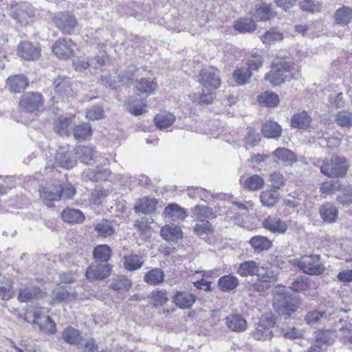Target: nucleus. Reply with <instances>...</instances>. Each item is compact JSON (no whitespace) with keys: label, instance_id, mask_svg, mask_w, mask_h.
I'll list each match as a JSON object with an SVG mask.
<instances>
[{"label":"nucleus","instance_id":"f257e3e1","mask_svg":"<svg viewBox=\"0 0 352 352\" xmlns=\"http://www.w3.org/2000/svg\"><path fill=\"white\" fill-rule=\"evenodd\" d=\"M313 164L320 167L322 174L329 177L343 176L348 170L345 159L339 156H333L331 159H325L324 161L316 159Z\"/></svg>","mask_w":352,"mask_h":352},{"label":"nucleus","instance_id":"f03ea898","mask_svg":"<svg viewBox=\"0 0 352 352\" xmlns=\"http://www.w3.org/2000/svg\"><path fill=\"white\" fill-rule=\"evenodd\" d=\"M274 306L276 311L282 315H291L298 308L292 295L289 294L285 287L276 289Z\"/></svg>","mask_w":352,"mask_h":352},{"label":"nucleus","instance_id":"7ed1b4c3","mask_svg":"<svg viewBox=\"0 0 352 352\" xmlns=\"http://www.w3.org/2000/svg\"><path fill=\"white\" fill-rule=\"evenodd\" d=\"M296 264L303 272L309 275H320L325 270L320 256L317 254L305 255L297 259Z\"/></svg>","mask_w":352,"mask_h":352},{"label":"nucleus","instance_id":"20e7f679","mask_svg":"<svg viewBox=\"0 0 352 352\" xmlns=\"http://www.w3.org/2000/svg\"><path fill=\"white\" fill-rule=\"evenodd\" d=\"M292 65V62L286 60L274 63L272 69L265 74V79L274 86L280 85L287 78Z\"/></svg>","mask_w":352,"mask_h":352},{"label":"nucleus","instance_id":"39448f33","mask_svg":"<svg viewBox=\"0 0 352 352\" xmlns=\"http://www.w3.org/2000/svg\"><path fill=\"white\" fill-rule=\"evenodd\" d=\"M275 324V318L272 316H263L257 327L252 331V335L255 340H267L273 337L271 329Z\"/></svg>","mask_w":352,"mask_h":352},{"label":"nucleus","instance_id":"423d86ee","mask_svg":"<svg viewBox=\"0 0 352 352\" xmlns=\"http://www.w3.org/2000/svg\"><path fill=\"white\" fill-rule=\"evenodd\" d=\"M99 53L93 57L85 59H78L75 63L76 69L78 71H82L91 67L94 69L101 67L105 64L107 59V54L104 50L105 46L103 43L98 44Z\"/></svg>","mask_w":352,"mask_h":352},{"label":"nucleus","instance_id":"0eeeda50","mask_svg":"<svg viewBox=\"0 0 352 352\" xmlns=\"http://www.w3.org/2000/svg\"><path fill=\"white\" fill-rule=\"evenodd\" d=\"M198 81L204 89H217L221 85L219 72L213 67L202 69Z\"/></svg>","mask_w":352,"mask_h":352},{"label":"nucleus","instance_id":"6e6552de","mask_svg":"<svg viewBox=\"0 0 352 352\" xmlns=\"http://www.w3.org/2000/svg\"><path fill=\"white\" fill-rule=\"evenodd\" d=\"M44 104L42 95L38 92H26L20 100L21 108L27 112H34Z\"/></svg>","mask_w":352,"mask_h":352},{"label":"nucleus","instance_id":"1a4fd4ad","mask_svg":"<svg viewBox=\"0 0 352 352\" xmlns=\"http://www.w3.org/2000/svg\"><path fill=\"white\" fill-rule=\"evenodd\" d=\"M54 22L56 26L66 34H71L77 25V20L74 15L67 12L56 14Z\"/></svg>","mask_w":352,"mask_h":352},{"label":"nucleus","instance_id":"9d476101","mask_svg":"<svg viewBox=\"0 0 352 352\" xmlns=\"http://www.w3.org/2000/svg\"><path fill=\"white\" fill-rule=\"evenodd\" d=\"M17 54L24 60H34L40 58L41 49L39 44L25 41L19 44Z\"/></svg>","mask_w":352,"mask_h":352},{"label":"nucleus","instance_id":"9b49d317","mask_svg":"<svg viewBox=\"0 0 352 352\" xmlns=\"http://www.w3.org/2000/svg\"><path fill=\"white\" fill-rule=\"evenodd\" d=\"M110 271L109 264L94 262L87 269L85 276L90 280H103L109 276Z\"/></svg>","mask_w":352,"mask_h":352},{"label":"nucleus","instance_id":"f8f14e48","mask_svg":"<svg viewBox=\"0 0 352 352\" xmlns=\"http://www.w3.org/2000/svg\"><path fill=\"white\" fill-rule=\"evenodd\" d=\"M74 155V149L60 147L56 155V163L63 168H72L76 164V157Z\"/></svg>","mask_w":352,"mask_h":352},{"label":"nucleus","instance_id":"ddd939ff","mask_svg":"<svg viewBox=\"0 0 352 352\" xmlns=\"http://www.w3.org/2000/svg\"><path fill=\"white\" fill-rule=\"evenodd\" d=\"M10 14L18 23L25 24L28 23V19L33 15V12L30 4L16 3L12 5Z\"/></svg>","mask_w":352,"mask_h":352},{"label":"nucleus","instance_id":"4468645a","mask_svg":"<svg viewBox=\"0 0 352 352\" xmlns=\"http://www.w3.org/2000/svg\"><path fill=\"white\" fill-rule=\"evenodd\" d=\"M75 44L70 39H58L54 43L52 50L59 58H68L74 52Z\"/></svg>","mask_w":352,"mask_h":352},{"label":"nucleus","instance_id":"2eb2a0df","mask_svg":"<svg viewBox=\"0 0 352 352\" xmlns=\"http://www.w3.org/2000/svg\"><path fill=\"white\" fill-rule=\"evenodd\" d=\"M262 226L274 234H284L288 226L285 221L276 216H269L263 221Z\"/></svg>","mask_w":352,"mask_h":352},{"label":"nucleus","instance_id":"dca6fc26","mask_svg":"<svg viewBox=\"0 0 352 352\" xmlns=\"http://www.w3.org/2000/svg\"><path fill=\"white\" fill-rule=\"evenodd\" d=\"M272 155L274 162L285 166H291L297 161L295 153L286 148H277Z\"/></svg>","mask_w":352,"mask_h":352},{"label":"nucleus","instance_id":"f3484780","mask_svg":"<svg viewBox=\"0 0 352 352\" xmlns=\"http://www.w3.org/2000/svg\"><path fill=\"white\" fill-rule=\"evenodd\" d=\"M38 192L43 203L48 207L54 206V201H60V195L56 186H41Z\"/></svg>","mask_w":352,"mask_h":352},{"label":"nucleus","instance_id":"a211bd4d","mask_svg":"<svg viewBox=\"0 0 352 352\" xmlns=\"http://www.w3.org/2000/svg\"><path fill=\"white\" fill-rule=\"evenodd\" d=\"M74 116L71 115H62L54 121V131L61 136H67L73 123Z\"/></svg>","mask_w":352,"mask_h":352},{"label":"nucleus","instance_id":"6ab92c4d","mask_svg":"<svg viewBox=\"0 0 352 352\" xmlns=\"http://www.w3.org/2000/svg\"><path fill=\"white\" fill-rule=\"evenodd\" d=\"M29 80L26 76L17 74L10 76L7 79L6 85L9 90L12 93H20L27 88Z\"/></svg>","mask_w":352,"mask_h":352},{"label":"nucleus","instance_id":"aec40b11","mask_svg":"<svg viewBox=\"0 0 352 352\" xmlns=\"http://www.w3.org/2000/svg\"><path fill=\"white\" fill-rule=\"evenodd\" d=\"M260 263L254 260H248L239 264L236 273L241 277L258 275Z\"/></svg>","mask_w":352,"mask_h":352},{"label":"nucleus","instance_id":"412c9836","mask_svg":"<svg viewBox=\"0 0 352 352\" xmlns=\"http://www.w3.org/2000/svg\"><path fill=\"white\" fill-rule=\"evenodd\" d=\"M225 320L228 329L232 331L242 332L247 329V321L239 314L229 315Z\"/></svg>","mask_w":352,"mask_h":352},{"label":"nucleus","instance_id":"4be33fe9","mask_svg":"<svg viewBox=\"0 0 352 352\" xmlns=\"http://www.w3.org/2000/svg\"><path fill=\"white\" fill-rule=\"evenodd\" d=\"M165 217L170 219L172 221H183L187 217V212L184 208L177 204H170L164 211Z\"/></svg>","mask_w":352,"mask_h":352},{"label":"nucleus","instance_id":"5701e85b","mask_svg":"<svg viewBox=\"0 0 352 352\" xmlns=\"http://www.w3.org/2000/svg\"><path fill=\"white\" fill-rule=\"evenodd\" d=\"M160 234L163 239L167 241H175L183 237L181 228L174 224L163 226Z\"/></svg>","mask_w":352,"mask_h":352},{"label":"nucleus","instance_id":"b1692460","mask_svg":"<svg viewBox=\"0 0 352 352\" xmlns=\"http://www.w3.org/2000/svg\"><path fill=\"white\" fill-rule=\"evenodd\" d=\"M196 296L187 292H177L174 298L173 302L181 309H188L195 302Z\"/></svg>","mask_w":352,"mask_h":352},{"label":"nucleus","instance_id":"393cba45","mask_svg":"<svg viewBox=\"0 0 352 352\" xmlns=\"http://www.w3.org/2000/svg\"><path fill=\"white\" fill-rule=\"evenodd\" d=\"M157 87V82L151 78H141L135 84V92L138 95L146 94L149 96L154 93Z\"/></svg>","mask_w":352,"mask_h":352},{"label":"nucleus","instance_id":"a878e982","mask_svg":"<svg viewBox=\"0 0 352 352\" xmlns=\"http://www.w3.org/2000/svg\"><path fill=\"white\" fill-rule=\"evenodd\" d=\"M75 156L85 164H89L94 160L95 151L91 146H77L74 148Z\"/></svg>","mask_w":352,"mask_h":352},{"label":"nucleus","instance_id":"bb28decb","mask_svg":"<svg viewBox=\"0 0 352 352\" xmlns=\"http://www.w3.org/2000/svg\"><path fill=\"white\" fill-rule=\"evenodd\" d=\"M61 337L65 342L74 345L79 344L82 340L81 332L70 326L63 331Z\"/></svg>","mask_w":352,"mask_h":352},{"label":"nucleus","instance_id":"cd10ccee","mask_svg":"<svg viewBox=\"0 0 352 352\" xmlns=\"http://www.w3.org/2000/svg\"><path fill=\"white\" fill-rule=\"evenodd\" d=\"M254 252L260 253L263 251H267L272 246V241L264 236L257 235L252 237L249 241Z\"/></svg>","mask_w":352,"mask_h":352},{"label":"nucleus","instance_id":"c85d7f7f","mask_svg":"<svg viewBox=\"0 0 352 352\" xmlns=\"http://www.w3.org/2000/svg\"><path fill=\"white\" fill-rule=\"evenodd\" d=\"M144 263V258L135 254H131L124 256L123 258V266L127 271L130 272L140 269L143 265Z\"/></svg>","mask_w":352,"mask_h":352},{"label":"nucleus","instance_id":"c756f323","mask_svg":"<svg viewBox=\"0 0 352 352\" xmlns=\"http://www.w3.org/2000/svg\"><path fill=\"white\" fill-rule=\"evenodd\" d=\"M319 213L324 221L328 223L335 222L338 215V209L331 203H326L321 206Z\"/></svg>","mask_w":352,"mask_h":352},{"label":"nucleus","instance_id":"7c9ffc66","mask_svg":"<svg viewBox=\"0 0 352 352\" xmlns=\"http://www.w3.org/2000/svg\"><path fill=\"white\" fill-rule=\"evenodd\" d=\"M64 221L70 223H80L85 219L83 213L78 209L67 208L61 213Z\"/></svg>","mask_w":352,"mask_h":352},{"label":"nucleus","instance_id":"2f4dec72","mask_svg":"<svg viewBox=\"0 0 352 352\" xmlns=\"http://www.w3.org/2000/svg\"><path fill=\"white\" fill-rule=\"evenodd\" d=\"M262 133L268 138L278 139L282 133L281 126L276 122L266 121L262 126Z\"/></svg>","mask_w":352,"mask_h":352},{"label":"nucleus","instance_id":"473e14b6","mask_svg":"<svg viewBox=\"0 0 352 352\" xmlns=\"http://www.w3.org/2000/svg\"><path fill=\"white\" fill-rule=\"evenodd\" d=\"M330 314L327 311H311L305 317L306 322L311 325L316 326L330 320Z\"/></svg>","mask_w":352,"mask_h":352},{"label":"nucleus","instance_id":"72a5a7b5","mask_svg":"<svg viewBox=\"0 0 352 352\" xmlns=\"http://www.w3.org/2000/svg\"><path fill=\"white\" fill-rule=\"evenodd\" d=\"M94 230L100 236H109L116 232L113 223L107 219H102L94 225Z\"/></svg>","mask_w":352,"mask_h":352},{"label":"nucleus","instance_id":"f704fd0d","mask_svg":"<svg viewBox=\"0 0 352 352\" xmlns=\"http://www.w3.org/2000/svg\"><path fill=\"white\" fill-rule=\"evenodd\" d=\"M55 92L59 95L67 94L71 89V79L65 76H58L54 80Z\"/></svg>","mask_w":352,"mask_h":352},{"label":"nucleus","instance_id":"c9c22d12","mask_svg":"<svg viewBox=\"0 0 352 352\" xmlns=\"http://www.w3.org/2000/svg\"><path fill=\"white\" fill-rule=\"evenodd\" d=\"M33 324H36L41 331L49 334H54L56 331L55 323L49 316H35Z\"/></svg>","mask_w":352,"mask_h":352},{"label":"nucleus","instance_id":"e433bc0d","mask_svg":"<svg viewBox=\"0 0 352 352\" xmlns=\"http://www.w3.org/2000/svg\"><path fill=\"white\" fill-rule=\"evenodd\" d=\"M157 204V201L155 198H142L135 206V211L142 214L151 213L155 210Z\"/></svg>","mask_w":352,"mask_h":352},{"label":"nucleus","instance_id":"4c0bfd02","mask_svg":"<svg viewBox=\"0 0 352 352\" xmlns=\"http://www.w3.org/2000/svg\"><path fill=\"white\" fill-rule=\"evenodd\" d=\"M280 197V193L275 189L266 190L263 191L260 195L262 204L267 207L274 206Z\"/></svg>","mask_w":352,"mask_h":352},{"label":"nucleus","instance_id":"58836bf2","mask_svg":"<svg viewBox=\"0 0 352 352\" xmlns=\"http://www.w3.org/2000/svg\"><path fill=\"white\" fill-rule=\"evenodd\" d=\"M164 273L160 268H154L146 272L144 276V281L150 285H157L164 280Z\"/></svg>","mask_w":352,"mask_h":352},{"label":"nucleus","instance_id":"ea45409f","mask_svg":"<svg viewBox=\"0 0 352 352\" xmlns=\"http://www.w3.org/2000/svg\"><path fill=\"white\" fill-rule=\"evenodd\" d=\"M238 285V278L231 274L224 275L218 280V285L223 292L234 290Z\"/></svg>","mask_w":352,"mask_h":352},{"label":"nucleus","instance_id":"a19ab883","mask_svg":"<svg viewBox=\"0 0 352 352\" xmlns=\"http://www.w3.org/2000/svg\"><path fill=\"white\" fill-rule=\"evenodd\" d=\"M311 122V118L305 111L294 114L291 120V124L294 128L306 129Z\"/></svg>","mask_w":352,"mask_h":352},{"label":"nucleus","instance_id":"79ce46f5","mask_svg":"<svg viewBox=\"0 0 352 352\" xmlns=\"http://www.w3.org/2000/svg\"><path fill=\"white\" fill-rule=\"evenodd\" d=\"M131 286V280L122 275L113 278L109 285L110 288L117 292L128 291Z\"/></svg>","mask_w":352,"mask_h":352},{"label":"nucleus","instance_id":"37998d69","mask_svg":"<svg viewBox=\"0 0 352 352\" xmlns=\"http://www.w3.org/2000/svg\"><path fill=\"white\" fill-rule=\"evenodd\" d=\"M334 17L338 24L347 25L352 19V9L346 6L340 8L335 12Z\"/></svg>","mask_w":352,"mask_h":352},{"label":"nucleus","instance_id":"c03bdc74","mask_svg":"<svg viewBox=\"0 0 352 352\" xmlns=\"http://www.w3.org/2000/svg\"><path fill=\"white\" fill-rule=\"evenodd\" d=\"M234 28L241 33H251L256 30V25L252 19L245 18L236 21Z\"/></svg>","mask_w":352,"mask_h":352},{"label":"nucleus","instance_id":"a18cd8bd","mask_svg":"<svg viewBox=\"0 0 352 352\" xmlns=\"http://www.w3.org/2000/svg\"><path fill=\"white\" fill-rule=\"evenodd\" d=\"M175 121V116L170 113H162L155 117V123L160 129H166L171 126Z\"/></svg>","mask_w":352,"mask_h":352},{"label":"nucleus","instance_id":"49530a36","mask_svg":"<svg viewBox=\"0 0 352 352\" xmlns=\"http://www.w3.org/2000/svg\"><path fill=\"white\" fill-rule=\"evenodd\" d=\"M93 255L96 260L106 263L111 257V250L107 245H99L94 248Z\"/></svg>","mask_w":352,"mask_h":352},{"label":"nucleus","instance_id":"de8ad7c7","mask_svg":"<svg viewBox=\"0 0 352 352\" xmlns=\"http://www.w3.org/2000/svg\"><path fill=\"white\" fill-rule=\"evenodd\" d=\"M264 184V179L261 176L253 175L245 179L244 188L248 190L254 191L262 188Z\"/></svg>","mask_w":352,"mask_h":352},{"label":"nucleus","instance_id":"09e8293b","mask_svg":"<svg viewBox=\"0 0 352 352\" xmlns=\"http://www.w3.org/2000/svg\"><path fill=\"white\" fill-rule=\"evenodd\" d=\"M258 101L267 107H276L279 103V98L274 92L267 91L258 96Z\"/></svg>","mask_w":352,"mask_h":352},{"label":"nucleus","instance_id":"8fccbe9b","mask_svg":"<svg viewBox=\"0 0 352 352\" xmlns=\"http://www.w3.org/2000/svg\"><path fill=\"white\" fill-rule=\"evenodd\" d=\"M91 126L89 123L76 125L74 128V136L77 140H82L91 135Z\"/></svg>","mask_w":352,"mask_h":352},{"label":"nucleus","instance_id":"3c124183","mask_svg":"<svg viewBox=\"0 0 352 352\" xmlns=\"http://www.w3.org/2000/svg\"><path fill=\"white\" fill-rule=\"evenodd\" d=\"M53 300L57 302L70 301L76 299V293L69 292L65 288H58L53 291Z\"/></svg>","mask_w":352,"mask_h":352},{"label":"nucleus","instance_id":"603ef678","mask_svg":"<svg viewBox=\"0 0 352 352\" xmlns=\"http://www.w3.org/2000/svg\"><path fill=\"white\" fill-rule=\"evenodd\" d=\"M254 16L256 19L265 21L274 17V12L270 5L263 3L256 10Z\"/></svg>","mask_w":352,"mask_h":352},{"label":"nucleus","instance_id":"864d4df0","mask_svg":"<svg viewBox=\"0 0 352 352\" xmlns=\"http://www.w3.org/2000/svg\"><path fill=\"white\" fill-rule=\"evenodd\" d=\"M12 288L10 280L3 276H0V299L9 300L12 296Z\"/></svg>","mask_w":352,"mask_h":352},{"label":"nucleus","instance_id":"5fc2aeb1","mask_svg":"<svg viewBox=\"0 0 352 352\" xmlns=\"http://www.w3.org/2000/svg\"><path fill=\"white\" fill-rule=\"evenodd\" d=\"M336 123L342 127L352 126V112L342 110L336 113Z\"/></svg>","mask_w":352,"mask_h":352},{"label":"nucleus","instance_id":"6e6d98bb","mask_svg":"<svg viewBox=\"0 0 352 352\" xmlns=\"http://www.w3.org/2000/svg\"><path fill=\"white\" fill-rule=\"evenodd\" d=\"M336 338L335 332L330 330L318 331L316 335V340L317 342L327 345L332 344Z\"/></svg>","mask_w":352,"mask_h":352},{"label":"nucleus","instance_id":"4d7b16f0","mask_svg":"<svg viewBox=\"0 0 352 352\" xmlns=\"http://www.w3.org/2000/svg\"><path fill=\"white\" fill-rule=\"evenodd\" d=\"M261 39L265 45H272L276 41H282L283 39V35L280 31L276 29H271L267 31L265 34L261 37Z\"/></svg>","mask_w":352,"mask_h":352},{"label":"nucleus","instance_id":"13d9d810","mask_svg":"<svg viewBox=\"0 0 352 352\" xmlns=\"http://www.w3.org/2000/svg\"><path fill=\"white\" fill-rule=\"evenodd\" d=\"M188 195L191 198L199 197L201 199L206 201L212 197V193L210 190L201 187H192L188 189Z\"/></svg>","mask_w":352,"mask_h":352},{"label":"nucleus","instance_id":"bf43d9fd","mask_svg":"<svg viewBox=\"0 0 352 352\" xmlns=\"http://www.w3.org/2000/svg\"><path fill=\"white\" fill-rule=\"evenodd\" d=\"M252 73L246 67L238 68L233 72V78L238 85H244L251 78Z\"/></svg>","mask_w":352,"mask_h":352},{"label":"nucleus","instance_id":"052dcab7","mask_svg":"<svg viewBox=\"0 0 352 352\" xmlns=\"http://www.w3.org/2000/svg\"><path fill=\"white\" fill-rule=\"evenodd\" d=\"M40 289L37 287H30L21 289L18 295V300L21 302H26L37 296Z\"/></svg>","mask_w":352,"mask_h":352},{"label":"nucleus","instance_id":"680f3d73","mask_svg":"<svg viewBox=\"0 0 352 352\" xmlns=\"http://www.w3.org/2000/svg\"><path fill=\"white\" fill-rule=\"evenodd\" d=\"M197 222L194 226V232L199 236H201L204 234H208L213 231V227L212 224L208 221L204 220H197Z\"/></svg>","mask_w":352,"mask_h":352},{"label":"nucleus","instance_id":"e2e57ef3","mask_svg":"<svg viewBox=\"0 0 352 352\" xmlns=\"http://www.w3.org/2000/svg\"><path fill=\"white\" fill-rule=\"evenodd\" d=\"M341 185L338 181H327L321 184L320 191L324 195H332L337 191H340Z\"/></svg>","mask_w":352,"mask_h":352},{"label":"nucleus","instance_id":"0e129e2a","mask_svg":"<svg viewBox=\"0 0 352 352\" xmlns=\"http://www.w3.org/2000/svg\"><path fill=\"white\" fill-rule=\"evenodd\" d=\"M107 192L101 187L94 188L90 195V202L94 205H100L107 197Z\"/></svg>","mask_w":352,"mask_h":352},{"label":"nucleus","instance_id":"69168bd1","mask_svg":"<svg viewBox=\"0 0 352 352\" xmlns=\"http://www.w3.org/2000/svg\"><path fill=\"white\" fill-rule=\"evenodd\" d=\"M193 217L197 220H203L204 218H208L212 214V210L206 206H196L192 210Z\"/></svg>","mask_w":352,"mask_h":352},{"label":"nucleus","instance_id":"338daca9","mask_svg":"<svg viewBox=\"0 0 352 352\" xmlns=\"http://www.w3.org/2000/svg\"><path fill=\"white\" fill-rule=\"evenodd\" d=\"M60 199H67L72 197L76 194L75 188L70 184H60L57 186Z\"/></svg>","mask_w":352,"mask_h":352},{"label":"nucleus","instance_id":"774afa93","mask_svg":"<svg viewBox=\"0 0 352 352\" xmlns=\"http://www.w3.org/2000/svg\"><path fill=\"white\" fill-rule=\"evenodd\" d=\"M263 62V58L260 54L257 53L252 54L248 60L247 65L248 67L247 69H250L251 73L252 71H257L261 67Z\"/></svg>","mask_w":352,"mask_h":352}]
</instances>
